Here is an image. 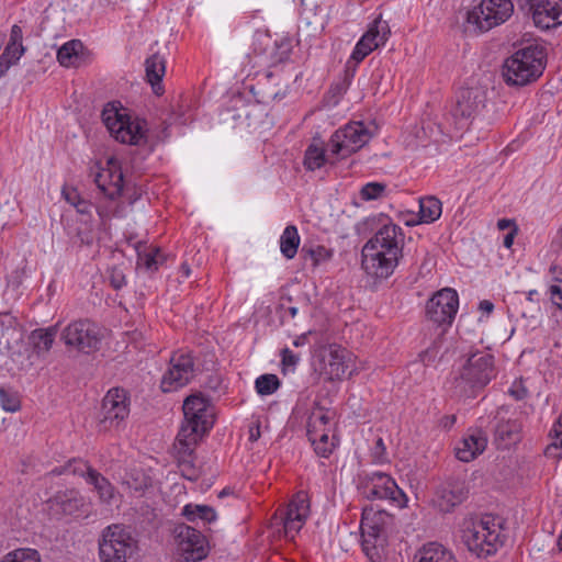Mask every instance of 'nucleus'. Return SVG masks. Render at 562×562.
<instances>
[{"label": "nucleus", "instance_id": "15", "mask_svg": "<svg viewBox=\"0 0 562 562\" xmlns=\"http://www.w3.org/2000/svg\"><path fill=\"white\" fill-rule=\"evenodd\" d=\"M468 495L469 487L465 481L450 476L436 487L431 502L435 508L447 514L463 503Z\"/></svg>", "mask_w": 562, "mask_h": 562}, {"label": "nucleus", "instance_id": "4", "mask_svg": "<svg viewBox=\"0 0 562 562\" xmlns=\"http://www.w3.org/2000/svg\"><path fill=\"white\" fill-rule=\"evenodd\" d=\"M544 55L537 46L518 49L503 65V78L508 86L522 87L536 81L544 70Z\"/></svg>", "mask_w": 562, "mask_h": 562}, {"label": "nucleus", "instance_id": "25", "mask_svg": "<svg viewBox=\"0 0 562 562\" xmlns=\"http://www.w3.org/2000/svg\"><path fill=\"white\" fill-rule=\"evenodd\" d=\"M487 439L481 431L468 435L454 448L456 457L462 462H470L480 456L486 448Z\"/></svg>", "mask_w": 562, "mask_h": 562}, {"label": "nucleus", "instance_id": "6", "mask_svg": "<svg viewBox=\"0 0 562 562\" xmlns=\"http://www.w3.org/2000/svg\"><path fill=\"white\" fill-rule=\"evenodd\" d=\"M462 540L479 558L494 554L503 544L499 525L492 516L464 521Z\"/></svg>", "mask_w": 562, "mask_h": 562}, {"label": "nucleus", "instance_id": "7", "mask_svg": "<svg viewBox=\"0 0 562 562\" xmlns=\"http://www.w3.org/2000/svg\"><path fill=\"white\" fill-rule=\"evenodd\" d=\"M137 550V541L120 525L106 527L99 541L101 562H131Z\"/></svg>", "mask_w": 562, "mask_h": 562}, {"label": "nucleus", "instance_id": "62", "mask_svg": "<svg viewBox=\"0 0 562 562\" xmlns=\"http://www.w3.org/2000/svg\"><path fill=\"white\" fill-rule=\"evenodd\" d=\"M260 437V426L259 424L252 425L249 428V439L251 441L258 440Z\"/></svg>", "mask_w": 562, "mask_h": 562}, {"label": "nucleus", "instance_id": "54", "mask_svg": "<svg viewBox=\"0 0 562 562\" xmlns=\"http://www.w3.org/2000/svg\"><path fill=\"white\" fill-rule=\"evenodd\" d=\"M550 293L552 303L562 310V280L550 286Z\"/></svg>", "mask_w": 562, "mask_h": 562}, {"label": "nucleus", "instance_id": "8", "mask_svg": "<svg viewBox=\"0 0 562 562\" xmlns=\"http://www.w3.org/2000/svg\"><path fill=\"white\" fill-rule=\"evenodd\" d=\"M102 337L101 327L88 318L71 322L60 334V339L67 348L87 355L100 348Z\"/></svg>", "mask_w": 562, "mask_h": 562}, {"label": "nucleus", "instance_id": "14", "mask_svg": "<svg viewBox=\"0 0 562 562\" xmlns=\"http://www.w3.org/2000/svg\"><path fill=\"white\" fill-rule=\"evenodd\" d=\"M130 409L126 393L123 389H111L102 401L99 430L108 431L116 428L128 416Z\"/></svg>", "mask_w": 562, "mask_h": 562}, {"label": "nucleus", "instance_id": "18", "mask_svg": "<svg viewBox=\"0 0 562 562\" xmlns=\"http://www.w3.org/2000/svg\"><path fill=\"white\" fill-rule=\"evenodd\" d=\"M285 537L294 539L310 515V498L306 492H297L288 507L280 512Z\"/></svg>", "mask_w": 562, "mask_h": 562}, {"label": "nucleus", "instance_id": "40", "mask_svg": "<svg viewBox=\"0 0 562 562\" xmlns=\"http://www.w3.org/2000/svg\"><path fill=\"white\" fill-rule=\"evenodd\" d=\"M280 386V381L276 374H262L256 379L255 387L260 395H270Z\"/></svg>", "mask_w": 562, "mask_h": 562}, {"label": "nucleus", "instance_id": "24", "mask_svg": "<svg viewBox=\"0 0 562 562\" xmlns=\"http://www.w3.org/2000/svg\"><path fill=\"white\" fill-rule=\"evenodd\" d=\"M94 182L106 198L115 200L122 194L124 176L119 168L103 169L97 173Z\"/></svg>", "mask_w": 562, "mask_h": 562}, {"label": "nucleus", "instance_id": "63", "mask_svg": "<svg viewBox=\"0 0 562 562\" xmlns=\"http://www.w3.org/2000/svg\"><path fill=\"white\" fill-rule=\"evenodd\" d=\"M514 226H516V225H515V223H514V221L506 220V218H502V220H499V221H498V223H497V227H498L501 231H505V229H507V228H509V227H513V228H514Z\"/></svg>", "mask_w": 562, "mask_h": 562}, {"label": "nucleus", "instance_id": "9", "mask_svg": "<svg viewBox=\"0 0 562 562\" xmlns=\"http://www.w3.org/2000/svg\"><path fill=\"white\" fill-rule=\"evenodd\" d=\"M514 12L510 0H482L467 13V22L474 31L487 32L495 26L505 23Z\"/></svg>", "mask_w": 562, "mask_h": 562}, {"label": "nucleus", "instance_id": "41", "mask_svg": "<svg viewBox=\"0 0 562 562\" xmlns=\"http://www.w3.org/2000/svg\"><path fill=\"white\" fill-rule=\"evenodd\" d=\"M57 330L55 327L33 331V339L35 340L36 348L43 351H48L53 346Z\"/></svg>", "mask_w": 562, "mask_h": 562}, {"label": "nucleus", "instance_id": "32", "mask_svg": "<svg viewBox=\"0 0 562 562\" xmlns=\"http://www.w3.org/2000/svg\"><path fill=\"white\" fill-rule=\"evenodd\" d=\"M442 212V204L436 196H425L419 200V221L420 223H434Z\"/></svg>", "mask_w": 562, "mask_h": 562}, {"label": "nucleus", "instance_id": "31", "mask_svg": "<svg viewBox=\"0 0 562 562\" xmlns=\"http://www.w3.org/2000/svg\"><path fill=\"white\" fill-rule=\"evenodd\" d=\"M88 484L94 487L101 503L111 504L115 488L105 476L98 471H90Z\"/></svg>", "mask_w": 562, "mask_h": 562}, {"label": "nucleus", "instance_id": "43", "mask_svg": "<svg viewBox=\"0 0 562 562\" xmlns=\"http://www.w3.org/2000/svg\"><path fill=\"white\" fill-rule=\"evenodd\" d=\"M329 416L318 409L317 412H313L308 418L307 424V434L308 436L316 435V431L323 432L326 429V426L329 424Z\"/></svg>", "mask_w": 562, "mask_h": 562}, {"label": "nucleus", "instance_id": "39", "mask_svg": "<svg viewBox=\"0 0 562 562\" xmlns=\"http://www.w3.org/2000/svg\"><path fill=\"white\" fill-rule=\"evenodd\" d=\"M0 405L5 412H18L21 408V401L18 392L11 387L0 386Z\"/></svg>", "mask_w": 562, "mask_h": 562}, {"label": "nucleus", "instance_id": "16", "mask_svg": "<svg viewBox=\"0 0 562 562\" xmlns=\"http://www.w3.org/2000/svg\"><path fill=\"white\" fill-rule=\"evenodd\" d=\"M518 5L531 13L536 26L542 30L562 24V0H518Z\"/></svg>", "mask_w": 562, "mask_h": 562}, {"label": "nucleus", "instance_id": "17", "mask_svg": "<svg viewBox=\"0 0 562 562\" xmlns=\"http://www.w3.org/2000/svg\"><path fill=\"white\" fill-rule=\"evenodd\" d=\"M363 494L368 499H390L400 507L407 501L405 493L395 481L382 472H374L368 476L363 485Z\"/></svg>", "mask_w": 562, "mask_h": 562}, {"label": "nucleus", "instance_id": "11", "mask_svg": "<svg viewBox=\"0 0 562 562\" xmlns=\"http://www.w3.org/2000/svg\"><path fill=\"white\" fill-rule=\"evenodd\" d=\"M102 120L116 140L137 146L146 143L145 121H132L115 109H104Z\"/></svg>", "mask_w": 562, "mask_h": 562}, {"label": "nucleus", "instance_id": "19", "mask_svg": "<svg viewBox=\"0 0 562 562\" xmlns=\"http://www.w3.org/2000/svg\"><path fill=\"white\" fill-rule=\"evenodd\" d=\"M390 34L391 30L389 23L382 20L380 15L369 25L367 32L356 44L350 59L353 60L355 64L362 61L371 52L384 45Z\"/></svg>", "mask_w": 562, "mask_h": 562}, {"label": "nucleus", "instance_id": "42", "mask_svg": "<svg viewBox=\"0 0 562 562\" xmlns=\"http://www.w3.org/2000/svg\"><path fill=\"white\" fill-rule=\"evenodd\" d=\"M302 254L308 256L313 260L314 266H318L322 262L328 261L333 257V250L322 245L311 247L304 245L302 248Z\"/></svg>", "mask_w": 562, "mask_h": 562}, {"label": "nucleus", "instance_id": "37", "mask_svg": "<svg viewBox=\"0 0 562 562\" xmlns=\"http://www.w3.org/2000/svg\"><path fill=\"white\" fill-rule=\"evenodd\" d=\"M137 255L138 265H143L148 270H157L158 266L162 262L160 249L156 247L138 246Z\"/></svg>", "mask_w": 562, "mask_h": 562}, {"label": "nucleus", "instance_id": "52", "mask_svg": "<svg viewBox=\"0 0 562 562\" xmlns=\"http://www.w3.org/2000/svg\"><path fill=\"white\" fill-rule=\"evenodd\" d=\"M509 395L516 401H521L527 397L528 390L521 381H515L508 391Z\"/></svg>", "mask_w": 562, "mask_h": 562}, {"label": "nucleus", "instance_id": "20", "mask_svg": "<svg viewBox=\"0 0 562 562\" xmlns=\"http://www.w3.org/2000/svg\"><path fill=\"white\" fill-rule=\"evenodd\" d=\"M177 531L179 549L187 561H200L207 555V541L199 530L187 525H181L178 527Z\"/></svg>", "mask_w": 562, "mask_h": 562}, {"label": "nucleus", "instance_id": "49", "mask_svg": "<svg viewBox=\"0 0 562 562\" xmlns=\"http://www.w3.org/2000/svg\"><path fill=\"white\" fill-rule=\"evenodd\" d=\"M65 470L68 472L85 477L86 482L88 483V477L90 471H97L93 469L88 462L83 460H76L68 462V464L65 465Z\"/></svg>", "mask_w": 562, "mask_h": 562}, {"label": "nucleus", "instance_id": "51", "mask_svg": "<svg viewBox=\"0 0 562 562\" xmlns=\"http://www.w3.org/2000/svg\"><path fill=\"white\" fill-rule=\"evenodd\" d=\"M109 280L115 290H120L126 284L125 274L119 267H113L109 270Z\"/></svg>", "mask_w": 562, "mask_h": 562}, {"label": "nucleus", "instance_id": "10", "mask_svg": "<svg viewBox=\"0 0 562 562\" xmlns=\"http://www.w3.org/2000/svg\"><path fill=\"white\" fill-rule=\"evenodd\" d=\"M372 137L363 122H351L337 130L330 137L328 150L340 158H346L362 148Z\"/></svg>", "mask_w": 562, "mask_h": 562}, {"label": "nucleus", "instance_id": "13", "mask_svg": "<svg viewBox=\"0 0 562 562\" xmlns=\"http://www.w3.org/2000/svg\"><path fill=\"white\" fill-rule=\"evenodd\" d=\"M459 307V296L456 290L446 288L434 294L426 304V316L429 322L438 327L450 326L456 317Z\"/></svg>", "mask_w": 562, "mask_h": 562}, {"label": "nucleus", "instance_id": "12", "mask_svg": "<svg viewBox=\"0 0 562 562\" xmlns=\"http://www.w3.org/2000/svg\"><path fill=\"white\" fill-rule=\"evenodd\" d=\"M196 372L194 357L190 351H176L169 360V367L160 382L165 393L177 391L187 385Z\"/></svg>", "mask_w": 562, "mask_h": 562}, {"label": "nucleus", "instance_id": "30", "mask_svg": "<svg viewBox=\"0 0 562 562\" xmlns=\"http://www.w3.org/2000/svg\"><path fill=\"white\" fill-rule=\"evenodd\" d=\"M418 562H457V560L442 544L430 542L420 550Z\"/></svg>", "mask_w": 562, "mask_h": 562}, {"label": "nucleus", "instance_id": "21", "mask_svg": "<svg viewBox=\"0 0 562 562\" xmlns=\"http://www.w3.org/2000/svg\"><path fill=\"white\" fill-rule=\"evenodd\" d=\"M324 373L329 380H342L352 373V359L350 352L337 345H331L323 357Z\"/></svg>", "mask_w": 562, "mask_h": 562}, {"label": "nucleus", "instance_id": "3", "mask_svg": "<svg viewBox=\"0 0 562 562\" xmlns=\"http://www.w3.org/2000/svg\"><path fill=\"white\" fill-rule=\"evenodd\" d=\"M184 420L178 434V442L184 447V451L195 448L199 440L214 425V408L210 401L201 394H192L183 402Z\"/></svg>", "mask_w": 562, "mask_h": 562}, {"label": "nucleus", "instance_id": "29", "mask_svg": "<svg viewBox=\"0 0 562 562\" xmlns=\"http://www.w3.org/2000/svg\"><path fill=\"white\" fill-rule=\"evenodd\" d=\"M122 485L131 495L140 497L151 486V479L143 470L133 469L126 472Z\"/></svg>", "mask_w": 562, "mask_h": 562}, {"label": "nucleus", "instance_id": "59", "mask_svg": "<svg viewBox=\"0 0 562 562\" xmlns=\"http://www.w3.org/2000/svg\"><path fill=\"white\" fill-rule=\"evenodd\" d=\"M75 207H76L77 212L80 213V214H90L91 209L93 207V205L89 201H87V200L81 198L78 201V203H76Z\"/></svg>", "mask_w": 562, "mask_h": 562}, {"label": "nucleus", "instance_id": "58", "mask_svg": "<svg viewBox=\"0 0 562 562\" xmlns=\"http://www.w3.org/2000/svg\"><path fill=\"white\" fill-rule=\"evenodd\" d=\"M438 351L435 348H428L419 353L423 363L427 364L437 357Z\"/></svg>", "mask_w": 562, "mask_h": 562}, {"label": "nucleus", "instance_id": "34", "mask_svg": "<svg viewBox=\"0 0 562 562\" xmlns=\"http://www.w3.org/2000/svg\"><path fill=\"white\" fill-rule=\"evenodd\" d=\"M83 45L79 40H71L65 43L57 52V60L64 67L77 66Z\"/></svg>", "mask_w": 562, "mask_h": 562}, {"label": "nucleus", "instance_id": "61", "mask_svg": "<svg viewBox=\"0 0 562 562\" xmlns=\"http://www.w3.org/2000/svg\"><path fill=\"white\" fill-rule=\"evenodd\" d=\"M479 310L486 314H491L494 310V304L488 300H483L479 304Z\"/></svg>", "mask_w": 562, "mask_h": 562}, {"label": "nucleus", "instance_id": "38", "mask_svg": "<svg viewBox=\"0 0 562 562\" xmlns=\"http://www.w3.org/2000/svg\"><path fill=\"white\" fill-rule=\"evenodd\" d=\"M1 562H41L37 550L21 548L7 553Z\"/></svg>", "mask_w": 562, "mask_h": 562}, {"label": "nucleus", "instance_id": "1", "mask_svg": "<svg viewBox=\"0 0 562 562\" xmlns=\"http://www.w3.org/2000/svg\"><path fill=\"white\" fill-rule=\"evenodd\" d=\"M404 234L395 224L383 225L362 248L363 270L376 279L389 278L402 257Z\"/></svg>", "mask_w": 562, "mask_h": 562}, {"label": "nucleus", "instance_id": "53", "mask_svg": "<svg viewBox=\"0 0 562 562\" xmlns=\"http://www.w3.org/2000/svg\"><path fill=\"white\" fill-rule=\"evenodd\" d=\"M281 356H282V361L281 362H282V366H283V370H285L289 367L294 368L297 364L299 360H300V357L297 355H295L289 348H284L281 351Z\"/></svg>", "mask_w": 562, "mask_h": 562}, {"label": "nucleus", "instance_id": "48", "mask_svg": "<svg viewBox=\"0 0 562 562\" xmlns=\"http://www.w3.org/2000/svg\"><path fill=\"white\" fill-rule=\"evenodd\" d=\"M274 52L271 54V64L277 65L285 61L290 57L292 49L291 41L283 38L280 42H274Z\"/></svg>", "mask_w": 562, "mask_h": 562}, {"label": "nucleus", "instance_id": "22", "mask_svg": "<svg viewBox=\"0 0 562 562\" xmlns=\"http://www.w3.org/2000/svg\"><path fill=\"white\" fill-rule=\"evenodd\" d=\"M480 103L477 90L465 88L458 92L456 102L450 111L458 130H462L468 125L469 120L477 112Z\"/></svg>", "mask_w": 562, "mask_h": 562}, {"label": "nucleus", "instance_id": "64", "mask_svg": "<svg viewBox=\"0 0 562 562\" xmlns=\"http://www.w3.org/2000/svg\"><path fill=\"white\" fill-rule=\"evenodd\" d=\"M10 67V61H5L2 58H0V79L7 74Z\"/></svg>", "mask_w": 562, "mask_h": 562}, {"label": "nucleus", "instance_id": "26", "mask_svg": "<svg viewBox=\"0 0 562 562\" xmlns=\"http://www.w3.org/2000/svg\"><path fill=\"white\" fill-rule=\"evenodd\" d=\"M146 79L150 83L153 91L156 95L164 93L161 85L162 77L166 71V60L158 53L153 54L145 60Z\"/></svg>", "mask_w": 562, "mask_h": 562}, {"label": "nucleus", "instance_id": "60", "mask_svg": "<svg viewBox=\"0 0 562 562\" xmlns=\"http://www.w3.org/2000/svg\"><path fill=\"white\" fill-rule=\"evenodd\" d=\"M516 234H517V226H514V228H512V231L504 237L503 244L506 248L512 247Z\"/></svg>", "mask_w": 562, "mask_h": 562}, {"label": "nucleus", "instance_id": "28", "mask_svg": "<svg viewBox=\"0 0 562 562\" xmlns=\"http://www.w3.org/2000/svg\"><path fill=\"white\" fill-rule=\"evenodd\" d=\"M52 502L60 507L66 515H76L86 505L85 497L77 490H67L56 493Z\"/></svg>", "mask_w": 562, "mask_h": 562}, {"label": "nucleus", "instance_id": "47", "mask_svg": "<svg viewBox=\"0 0 562 562\" xmlns=\"http://www.w3.org/2000/svg\"><path fill=\"white\" fill-rule=\"evenodd\" d=\"M251 91L256 97L257 102L262 104H269L270 102L276 100L280 92L274 88L266 87V85L261 81H258L257 88H252Z\"/></svg>", "mask_w": 562, "mask_h": 562}, {"label": "nucleus", "instance_id": "57", "mask_svg": "<svg viewBox=\"0 0 562 562\" xmlns=\"http://www.w3.org/2000/svg\"><path fill=\"white\" fill-rule=\"evenodd\" d=\"M63 196L69 204H71L74 206L81 199L80 194L78 193V191L75 188H67V187H65L63 189Z\"/></svg>", "mask_w": 562, "mask_h": 562}, {"label": "nucleus", "instance_id": "46", "mask_svg": "<svg viewBox=\"0 0 562 562\" xmlns=\"http://www.w3.org/2000/svg\"><path fill=\"white\" fill-rule=\"evenodd\" d=\"M386 191V184L382 182H368L360 190V196L363 201L378 200Z\"/></svg>", "mask_w": 562, "mask_h": 562}, {"label": "nucleus", "instance_id": "23", "mask_svg": "<svg viewBox=\"0 0 562 562\" xmlns=\"http://www.w3.org/2000/svg\"><path fill=\"white\" fill-rule=\"evenodd\" d=\"M23 342V330L10 313H0V352L11 353Z\"/></svg>", "mask_w": 562, "mask_h": 562}, {"label": "nucleus", "instance_id": "2", "mask_svg": "<svg viewBox=\"0 0 562 562\" xmlns=\"http://www.w3.org/2000/svg\"><path fill=\"white\" fill-rule=\"evenodd\" d=\"M496 376L494 356L484 350L471 352L452 381L458 397H474Z\"/></svg>", "mask_w": 562, "mask_h": 562}, {"label": "nucleus", "instance_id": "33", "mask_svg": "<svg viewBox=\"0 0 562 562\" xmlns=\"http://www.w3.org/2000/svg\"><path fill=\"white\" fill-rule=\"evenodd\" d=\"M300 235L296 226L288 225L280 237V250L286 259H293L300 246Z\"/></svg>", "mask_w": 562, "mask_h": 562}, {"label": "nucleus", "instance_id": "35", "mask_svg": "<svg viewBox=\"0 0 562 562\" xmlns=\"http://www.w3.org/2000/svg\"><path fill=\"white\" fill-rule=\"evenodd\" d=\"M175 447L178 450V462L182 475L190 481L196 480L199 476V470L194 467L192 460V453L194 448L188 451L187 453L183 449L184 447H182V445L178 442V438L176 439Z\"/></svg>", "mask_w": 562, "mask_h": 562}, {"label": "nucleus", "instance_id": "56", "mask_svg": "<svg viewBox=\"0 0 562 562\" xmlns=\"http://www.w3.org/2000/svg\"><path fill=\"white\" fill-rule=\"evenodd\" d=\"M372 456L376 461L385 460V446L382 438H378L372 449Z\"/></svg>", "mask_w": 562, "mask_h": 562}, {"label": "nucleus", "instance_id": "55", "mask_svg": "<svg viewBox=\"0 0 562 562\" xmlns=\"http://www.w3.org/2000/svg\"><path fill=\"white\" fill-rule=\"evenodd\" d=\"M22 41H23L22 29L19 25L14 24L11 27L10 38H9L8 44L15 45V46H24Z\"/></svg>", "mask_w": 562, "mask_h": 562}, {"label": "nucleus", "instance_id": "5", "mask_svg": "<svg viewBox=\"0 0 562 562\" xmlns=\"http://www.w3.org/2000/svg\"><path fill=\"white\" fill-rule=\"evenodd\" d=\"M392 517L385 510L364 507L360 530L362 551L370 562H381L387 544L386 528Z\"/></svg>", "mask_w": 562, "mask_h": 562}, {"label": "nucleus", "instance_id": "50", "mask_svg": "<svg viewBox=\"0 0 562 562\" xmlns=\"http://www.w3.org/2000/svg\"><path fill=\"white\" fill-rule=\"evenodd\" d=\"M26 48L25 46H15L11 44H7L3 53L0 55L5 61H10V65H16L20 58L24 55Z\"/></svg>", "mask_w": 562, "mask_h": 562}, {"label": "nucleus", "instance_id": "27", "mask_svg": "<svg viewBox=\"0 0 562 562\" xmlns=\"http://www.w3.org/2000/svg\"><path fill=\"white\" fill-rule=\"evenodd\" d=\"M520 432L521 424L517 419L499 418L495 427V439L507 448L520 440Z\"/></svg>", "mask_w": 562, "mask_h": 562}, {"label": "nucleus", "instance_id": "44", "mask_svg": "<svg viewBox=\"0 0 562 562\" xmlns=\"http://www.w3.org/2000/svg\"><path fill=\"white\" fill-rule=\"evenodd\" d=\"M308 437L317 454L327 458L331 453L333 443L328 442L327 429H324L323 432L316 431V435Z\"/></svg>", "mask_w": 562, "mask_h": 562}, {"label": "nucleus", "instance_id": "36", "mask_svg": "<svg viewBox=\"0 0 562 562\" xmlns=\"http://www.w3.org/2000/svg\"><path fill=\"white\" fill-rule=\"evenodd\" d=\"M182 515L189 521H195L196 519H201L204 522L209 524L215 521L217 518L215 509L207 505L188 504L183 507Z\"/></svg>", "mask_w": 562, "mask_h": 562}, {"label": "nucleus", "instance_id": "45", "mask_svg": "<svg viewBox=\"0 0 562 562\" xmlns=\"http://www.w3.org/2000/svg\"><path fill=\"white\" fill-rule=\"evenodd\" d=\"M326 161L323 149L310 146L305 154L304 165L308 170H316L324 166Z\"/></svg>", "mask_w": 562, "mask_h": 562}]
</instances>
